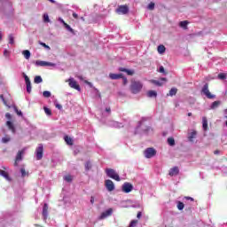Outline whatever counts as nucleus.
I'll return each instance as SVG.
<instances>
[{
	"instance_id": "nucleus-43",
	"label": "nucleus",
	"mask_w": 227,
	"mask_h": 227,
	"mask_svg": "<svg viewBox=\"0 0 227 227\" xmlns=\"http://www.w3.org/2000/svg\"><path fill=\"white\" fill-rule=\"evenodd\" d=\"M54 106L57 109H59V111L63 110V106H61V104L58 103V101H54Z\"/></svg>"
},
{
	"instance_id": "nucleus-8",
	"label": "nucleus",
	"mask_w": 227,
	"mask_h": 227,
	"mask_svg": "<svg viewBox=\"0 0 227 227\" xmlns=\"http://www.w3.org/2000/svg\"><path fill=\"white\" fill-rule=\"evenodd\" d=\"M25 153H26V148L18 152L16 158H15L14 166H16V167L19 166V163L24 158Z\"/></svg>"
},
{
	"instance_id": "nucleus-6",
	"label": "nucleus",
	"mask_w": 227,
	"mask_h": 227,
	"mask_svg": "<svg viewBox=\"0 0 227 227\" xmlns=\"http://www.w3.org/2000/svg\"><path fill=\"white\" fill-rule=\"evenodd\" d=\"M144 155L145 159H152L157 155V150L153 147L146 148L144 152Z\"/></svg>"
},
{
	"instance_id": "nucleus-64",
	"label": "nucleus",
	"mask_w": 227,
	"mask_h": 227,
	"mask_svg": "<svg viewBox=\"0 0 227 227\" xmlns=\"http://www.w3.org/2000/svg\"><path fill=\"white\" fill-rule=\"evenodd\" d=\"M187 200H190V201H194V199L192 197H185Z\"/></svg>"
},
{
	"instance_id": "nucleus-19",
	"label": "nucleus",
	"mask_w": 227,
	"mask_h": 227,
	"mask_svg": "<svg viewBox=\"0 0 227 227\" xmlns=\"http://www.w3.org/2000/svg\"><path fill=\"white\" fill-rule=\"evenodd\" d=\"M22 77L25 79L26 86H27V93H29V77L26 73H22Z\"/></svg>"
},
{
	"instance_id": "nucleus-21",
	"label": "nucleus",
	"mask_w": 227,
	"mask_h": 227,
	"mask_svg": "<svg viewBox=\"0 0 227 227\" xmlns=\"http://www.w3.org/2000/svg\"><path fill=\"white\" fill-rule=\"evenodd\" d=\"M202 129L205 131L208 129V120H207V117H202Z\"/></svg>"
},
{
	"instance_id": "nucleus-56",
	"label": "nucleus",
	"mask_w": 227,
	"mask_h": 227,
	"mask_svg": "<svg viewBox=\"0 0 227 227\" xmlns=\"http://www.w3.org/2000/svg\"><path fill=\"white\" fill-rule=\"evenodd\" d=\"M118 71H119V72H126V71H127V68H125V67H119V68H118Z\"/></svg>"
},
{
	"instance_id": "nucleus-11",
	"label": "nucleus",
	"mask_w": 227,
	"mask_h": 227,
	"mask_svg": "<svg viewBox=\"0 0 227 227\" xmlns=\"http://www.w3.org/2000/svg\"><path fill=\"white\" fill-rule=\"evenodd\" d=\"M43 220L47 221L49 218V204L44 203L43 206V211H42Z\"/></svg>"
},
{
	"instance_id": "nucleus-14",
	"label": "nucleus",
	"mask_w": 227,
	"mask_h": 227,
	"mask_svg": "<svg viewBox=\"0 0 227 227\" xmlns=\"http://www.w3.org/2000/svg\"><path fill=\"white\" fill-rule=\"evenodd\" d=\"M35 152H36V160H42V159L43 158V145L40 144Z\"/></svg>"
},
{
	"instance_id": "nucleus-42",
	"label": "nucleus",
	"mask_w": 227,
	"mask_h": 227,
	"mask_svg": "<svg viewBox=\"0 0 227 227\" xmlns=\"http://www.w3.org/2000/svg\"><path fill=\"white\" fill-rule=\"evenodd\" d=\"M51 91H49V90H44L43 92V97L44 98H50V97H51Z\"/></svg>"
},
{
	"instance_id": "nucleus-22",
	"label": "nucleus",
	"mask_w": 227,
	"mask_h": 227,
	"mask_svg": "<svg viewBox=\"0 0 227 227\" xmlns=\"http://www.w3.org/2000/svg\"><path fill=\"white\" fill-rule=\"evenodd\" d=\"M64 141L68 145V146H72L74 145V140L68 135L64 136Z\"/></svg>"
},
{
	"instance_id": "nucleus-17",
	"label": "nucleus",
	"mask_w": 227,
	"mask_h": 227,
	"mask_svg": "<svg viewBox=\"0 0 227 227\" xmlns=\"http://www.w3.org/2000/svg\"><path fill=\"white\" fill-rule=\"evenodd\" d=\"M109 215H113V208H108L106 211H104L101 214L100 218L101 219H106V217H109Z\"/></svg>"
},
{
	"instance_id": "nucleus-16",
	"label": "nucleus",
	"mask_w": 227,
	"mask_h": 227,
	"mask_svg": "<svg viewBox=\"0 0 227 227\" xmlns=\"http://www.w3.org/2000/svg\"><path fill=\"white\" fill-rule=\"evenodd\" d=\"M179 173L180 169L178 168V167H173L172 168H170L168 175L169 176H176Z\"/></svg>"
},
{
	"instance_id": "nucleus-31",
	"label": "nucleus",
	"mask_w": 227,
	"mask_h": 227,
	"mask_svg": "<svg viewBox=\"0 0 227 227\" xmlns=\"http://www.w3.org/2000/svg\"><path fill=\"white\" fill-rule=\"evenodd\" d=\"M34 82L35 84H41V82H43V79H42V76L36 75L34 79Z\"/></svg>"
},
{
	"instance_id": "nucleus-45",
	"label": "nucleus",
	"mask_w": 227,
	"mask_h": 227,
	"mask_svg": "<svg viewBox=\"0 0 227 227\" xmlns=\"http://www.w3.org/2000/svg\"><path fill=\"white\" fill-rule=\"evenodd\" d=\"M218 79H220L221 81H224V79H226V74L225 73H220L218 74Z\"/></svg>"
},
{
	"instance_id": "nucleus-2",
	"label": "nucleus",
	"mask_w": 227,
	"mask_h": 227,
	"mask_svg": "<svg viewBox=\"0 0 227 227\" xmlns=\"http://www.w3.org/2000/svg\"><path fill=\"white\" fill-rule=\"evenodd\" d=\"M0 12L11 13L13 12L12 0H0Z\"/></svg>"
},
{
	"instance_id": "nucleus-53",
	"label": "nucleus",
	"mask_w": 227,
	"mask_h": 227,
	"mask_svg": "<svg viewBox=\"0 0 227 227\" xmlns=\"http://www.w3.org/2000/svg\"><path fill=\"white\" fill-rule=\"evenodd\" d=\"M4 56H5V58H8V56H10V51L8 50H4Z\"/></svg>"
},
{
	"instance_id": "nucleus-49",
	"label": "nucleus",
	"mask_w": 227,
	"mask_h": 227,
	"mask_svg": "<svg viewBox=\"0 0 227 227\" xmlns=\"http://www.w3.org/2000/svg\"><path fill=\"white\" fill-rule=\"evenodd\" d=\"M158 72H160V74H164V75H166V70L162 66L160 67Z\"/></svg>"
},
{
	"instance_id": "nucleus-10",
	"label": "nucleus",
	"mask_w": 227,
	"mask_h": 227,
	"mask_svg": "<svg viewBox=\"0 0 227 227\" xmlns=\"http://www.w3.org/2000/svg\"><path fill=\"white\" fill-rule=\"evenodd\" d=\"M105 187L109 192H113L115 189L114 183L111 179H106L105 181Z\"/></svg>"
},
{
	"instance_id": "nucleus-36",
	"label": "nucleus",
	"mask_w": 227,
	"mask_h": 227,
	"mask_svg": "<svg viewBox=\"0 0 227 227\" xmlns=\"http://www.w3.org/2000/svg\"><path fill=\"white\" fill-rule=\"evenodd\" d=\"M178 91V89L177 88H172L170 90H169V96L170 97H175V95H176Z\"/></svg>"
},
{
	"instance_id": "nucleus-18",
	"label": "nucleus",
	"mask_w": 227,
	"mask_h": 227,
	"mask_svg": "<svg viewBox=\"0 0 227 227\" xmlns=\"http://www.w3.org/2000/svg\"><path fill=\"white\" fill-rule=\"evenodd\" d=\"M109 77L112 79V81H118V79H121V77H123V74H113V73H111L109 74Z\"/></svg>"
},
{
	"instance_id": "nucleus-37",
	"label": "nucleus",
	"mask_w": 227,
	"mask_h": 227,
	"mask_svg": "<svg viewBox=\"0 0 227 227\" xmlns=\"http://www.w3.org/2000/svg\"><path fill=\"white\" fill-rule=\"evenodd\" d=\"M64 180H65L66 182H68V183L70 184L71 182H73L74 176H70V175L65 176H64Z\"/></svg>"
},
{
	"instance_id": "nucleus-62",
	"label": "nucleus",
	"mask_w": 227,
	"mask_h": 227,
	"mask_svg": "<svg viewBox=\"0 0 227 227\" xmlns=\"http://www.w3.org/2000/svg\"><path fill=\"white\" fill-rule=\"evenodd\" d=\"M29 129H30V134H32V131H31V130L35 129V126L30 125V126H29Z\"/></svg>"
},
{
	"instance_id": "nucleus-61",
	"label": "nucleus",
	"mask_w": 227,
	"mask_h": 227,
	"mask_svg": "<svg viewBox=\"0 0 227 227\" xmlns=\"http://www.w3.org/2000/svg\"><path fill=\"white\" fill-rule=\"evenodd\" d=\"M74 19H79V15L75 12H73Z\"/></svg>"
},
{
	"instance_id": "nucleus-35",
	"label": "nucleus",
	"mask_w": 227,
	"mask_h": 227,
	"mask_svg": "<svg viewBox=\"0 0 227 227\" xmlns=\"http://www.w3.org/2000/svg\"><path fill=\"white\" fill-rule=\"evenodd\" d=\"M168 145H169V146H175L176 143H175V138L173 137H168L167 140Z\"/></svg>"
},
{
	"instance_id": "nucleus-55",
	"label": "nucleus",
	"mask_w": 227,
	"mask_h": 227,
	"mask_svg": "<svg viewBox=\"0 0 227 227\" xmlns=\"http://www.w3.org/2000/svg\"><path fill=\"white\" fill-rule=\"evenodd\" d=\"M15 111H16V113H17V114H18L19 116H22V112H21V111H19V109H17V107H15Z\"/></svg>"
},
{
	"instance_id": "nucleus-13",
	"label": "nucleus",
	"mask_w": 227,
	"mask_h": 227,
	"mask_svg": "<svg viewBox=\"0 0 227 227\" xmlns=\"http://www.w3.org/2000/svg\"><path fill=\"white\" fill-rule=\"evenodd\" d=\"M35 66L36 67H56V64L52 62L43 61V60H36Z\"/></svg>"
},
{
	"instance_id": "nucleus-29",
	"label": "nucleus",
	"mask_w": 227,
	"mask_h": 227,
	"mask_svg": "<svg viewBox=\"0 0 227 227\" xmlns=\"http://www.w3.org/2000/svg\"><path fill=\"white\" fill-rule=\"evenodd\" d=\"M158 52H159V54H164L166 52V46L160 44L158 46Z\"/></svg>"
},
{
	"instance_id": "nucleus-5",
	"label": "nucleus",
	"mask_w": 227,
	"mask_h": 227,
	"mask_svg": "<svg viewBox=\"0 0 227 227\" xmlns=\"http://www.w3.org/2000/svg\"><path fill=\"white\" fill-rule=\"evenodd\" d=\"M201 95H205L207 98H209L210 100L215 98V95L210 93V90H208V83H205L201 89Z\"/></svg>"
},
{
	"instance_id": "nucleus-58",
	"label": "nucleus",
	"mask_w": 227,
	"mask_h": 227,
	"mask_svg": "<svg viewBox=\"0 0 227 227\" xmlns=\"http://www.w3.org/2000/svg\"><path fill=\"white\" fill-rule=\"evenodd\" d=\"M141 215H143V213H141V211H139L137 215V219H141Z\"/></svg>"
},
{
	"instance_id": "nucleus-44",
	"label": "nucleus",
	"mask_w": 227,
	"mask_h": 227,
	"mask_svg": "<svg viewBox=\"0 0 227 227\" xmlns=\"http://www.w3.org/2000/svg\"><path fill=\"white\" fill-rule=\"evenodd\" d=\"M147 10H155V3L151 2L149 3V4L147 5Z\"/></svg>"
},
{
	"instance_id": "nucleus-32",
	"label": "nucleus",
	"mask_w": 227,
	"mask_h": 227,
	"mask_svg": "<svg viewBox=\"0 0 227 227\" xmlns=\"http://www.w3.org/2000/svg\"><path fill=\"white\" fill-rule=\"evenodd\" d=\"M43 111L47 116H52V110L47 106H43Z\"/></svg>"
},
{
	"instance_id": "nucleus-4",
	"label": "nucleus",
	"mask_w": 227,
	"mask_h": 227,
	"mask_svg": "<svg viewBox=\"0 0 227 227\" xmlns=\"http://www.w3.org/2000/svg\"><path fill=\"white\" fill-rule=\"evenodd\" d=\"M106 176L108 178H112L113 180H115L116 182H120L121 178H120V175L116 173V170L113 168H106Z\"/></svg>"
},
{
	"instance_id": "nucleus-7",
	"label": "nucleus",
	"mask_w": 227,
	"mask_h": 227,
	"mask_svg": "<svg viewBox=\"0 0 227 227\" xmlns=\"http://www.w3.org/2000/svg\"><path fill=\"white\" fill-rule=\"evenodd\" d=\"M100 116H101V121H105L106 118H108V116H111V107L107 106L106 107V109L101 108Z\"/></svg>"
},
{
	"instance_id": "nucleus-25",
	"label": "nucleus",
	"mask_w": 227,
	"mask_h": 227,
	"mask_svg": "<svg viewBox=\"0 0 227 227\" xmlns=\"http://www.w3.org/2000/svg\"><path fill=\"white\" fill-rule=\"evenodd\" d=\"M162 81H166V78H161V81L159 80H152L153 84H155V86H162L164 82Z\"/></svg>"
},
{
	"instance_id": "nucleus-34",
	"label": "nucleus",
	"mask_w": 227,
	"mask_h": 227,
	"mask_svg": "<svg viewBox=\"0 0 227 227\" xmlns=\"http://www.w3.org/2000/svg\"><path fill=\"white\" fill-rule=\"evenodd\" d=\"M92 165H91V161L87 160L85 162V171H90V169H91Z\"/></svg>"
},
{
	"instance_id": "nucleus-15",
	"label": "nucleus",
	"mask_w": 227,
	"mask_h": 227,
	"mask_svg": "<svg viewBox=\"0 0 227 227\" xmlns=\"http://www.w3.org/2000/svg\"><path fill=\"white\" fill-rule=\"evenodd\" d=\"M117 13H121V15H127V13H129V6L128 5H120L117 8Z\"/></svg>"
},
{
	"instance_id": "nucleus-3",
	"label": "nucleus",
	"mask_w": 227,
	"mask_h": 227,
	"mask_svg": "<svg viewBox=\"0 0 227 227\" xmlns=\"http://www.w3.org/2000/svg\"><path fill=\"white\" fill-rule=\"evenodd\" d=\"M129 90L133 95H137L143 90V83L139 81H132Z\"/></svg>"
},
{
	"instance_id": "nucleus-26",
	"label": "nucleus",
	"mask_w": 227,
	"mask_h": 227,
	"mask_svg": "<svg viewBox=\"0 0 227 227\" xmlns=\"http://www.w3.org/2000/svg\"><path fill=\"white\" fill-rule=\"evenodd\" d=\"M147 97H149V98H157V91H155V90H149L147 92Z\"/></svg>"
},
{
	"instance_id": "nucleus-38",
	"label": "nucleus",
	"mask_w": 227,
	"mask_h": 227,
	"mask_svg": "<svg viewBox=\"0 0 227 227\" xmlns=\"http://www.w3.org/2000/svg\"><path fill=\"white\" fill-rule=\"evenodd\" d=\"M39 45H42V47H44L46 51H51V46L47 45L45 43L39 41Z\"/></svg>"
},
{
	"instance_id": "nucleus-39",
	"label": "nucleus",
	"mask_w": 227,
	"mask_h": 227,
	"mask_svg": "<svg viewBox=\"0 0 227 227\" xmlns=\"http://www.w3.org/2000/svg\"><path fill=\"white\" fill-rule=\"evenodd\" d=\"M185 205L182 201H177V208L178 210H184Z\"/></svg>"
},
{
	"instance_id": "nucleus-59",
	"label": "nucleus",
	"mask_w": 227,
	"mask_h": 227,
	"mask_svg": "<svg viewBox=\"0 0 227 227\" xmlns=\"http://www.w3.org/2000/svg\"><path fill=\"white\" fill-rule=\"evenodd\" d=\"M0 98L3 100L4 104L6 106V100H4V96L1 95Z\"/></svg>"
},
{
	"instance_id": "nucleus-1",
	"label": "nucleus",
	"mask_w": 227,
	"mask_h": 227,
	"mask_svg": "<svg viewBox=\"0 0 227 227\" xmlns=\"http://www.w3.org/2000/svg\"><path fill=\"white\" fill-rule=\"evenodd\" d=\"M134 134L135 136H150V134H153V129L146 124L145 118H142V120L137 122Z\"/></svg>"
},
{
	"instance_id": "nucleus-54",
	"label": "nucleus",
	"mask_w": 227,
	"mask_h": 227,
	"mask_svg": "<svg viewBox=\"0 0 227 227\" xmlns=\"http://www.w3.org/2000/svg\"><path fill=\"white\" fill-rule=\"evenodd\" d=\"M58 20H59V22H60V24H63V26H65V24H67V22H65V20H63V18H59Z\"/></svg>"
},
{
	"instance_id": "nucleus-24",
	"label": "nucleus",
	"mask_w": 227,
	"mask_h": 227,
	"mask_svg": "<svg viewBox=\"0 0 227 227\" xmlns=\"http://www.w3.org/2000/svg\"><path fill=\"white\" fill-rule=\"evenodd\" d=\"M219 106H221V101H219V100L214 101V102L210 105L209 109H212V110L217 109V107H219Z\"/></svg>"
},
{
	"instance_id": "nucleus-28",
	"label": "nucleus",
	"mask_w": 227,
	"mask_h": 227,
	"mask_svg": "<svg viewBox=\"0 0 227 227\" xmlns=\"http://www.w3.org/2000/svg\"><path fill=\"white\" fill-rule=\"evenodd\" d=\"M188 25H189V21L187 20H183L179 22V27H182L183 29H187Z\"/></svg>"
},
{
	"instance_id": "nucleus-50",
	"label": "nucleus",
	"mask_w": 227,
	"mask_h": 227,
	"mask_svg": "<svg viewBox=\"0 0 227 227\" xmlns=\"http://www.w3.org/2000/svg\"><path fill=\"white\" fill-rule=\"evenodd\" d=\"M10 140H11L10 137H4L2 138L3 143H9Z\"/></svg>"
},
{
	"instance_id": "nucleus-27",
	"label": "nucleus",
	"mask_w": 227,
	"mask_h": 227,
	"mask_svg": "<svg viewBox=\"0 0 227 227\" xmlns=\"http://www.w3.org/2000/svg\"><path fill=\"white\" fill-rule=\"evenodd\" d=\"M6 125L9 128V129L12 130L13 134H15V127L13 126V123L11 121H7Z\"/></svg>"
},
{
	"instance_id": "nucleus-9",
	"label": "nucleus",
	"mask_w": 227,
	"mask_h": 227,
	"mask_svg": "<svg viewBox=\"0 0 227 227\" xmlns=\"http://www.w3.org/2000/svg\"><path fill=\"white\" fill-rule=\"evenodd\" d=\"M134 190V185L130 183H124L121 186L122 192H125L126 194H129V192H132Z\"/></svg>"
},
{
	"instance_id": "nucleus-57",
	"label": "nucleus",
	"mask_w": 227,
	"mask_h": 227,
	"mask_svg": "<svg viewBox=\"0 0 227 227\" xmlns=\"http://www.w3.org/2000/svg\"><path fill=\"white\" fill-rule=\"evenodd\" d=\"M5 117L7 120H12V114H10V113L5 114Z\"/></svg>"
},
{
	"instance_id": "nucleus-41",
	"label": "nucleus",
	"mask_w": 227,
	"mask_h": 227,
	"mask_svg": "<svg viewBox=\"0 0 227 227\" xmlns=\"http://www.w3.org/2000/svg\"><path fill=\"white\" fill-rule=\"evenodd\" d=\"M43 22H51V19H49V14H47V13H44L43 15Z\"/></svg>"
},
{
	"instance_id": "nucleus-52",
	"label": "nucleus",
	"mask_w": 227,
	"mask_h": 227,
	"mask_svg": "<svg viewBox=\"0 0 227 227\" xmlns=\"http://www.w3.org/2000/svg\"><path fill=\"white\" fill-rule=\"evenodd\" d=\"M20 173H21V176L24 178V176H26V169H24V168H21Z\"/></svg>"
},
{
	"instance_id": "nucleus-33",
	"label": "nucleus",
	"mask_w": 227,
	"mask_h": 227,
	"mask_svg": "<svg viewBox=\"0 0 227 227\" xmlns=\"http://www.w3.org/2000/svg\"><path fill=\"white\" fill-rule=\"evenodd\" d=\"M113 127L115 129H121L123 127V123L118 121H113Z\"/></svg>"
},
{
	"instance_id": "nucleus-12",
	"label": "nucleus",
	"mask_w": 227,
	"mask_h": 227,
	"mask_svg": "<svg viewBox=\"0 0 227 227\" xmlns=\"http://www.w3.org/2000/svg\"><path fill=\"white\" fill-rule=\"evenodd\" d=\"M70 88L76 90L77 91H81V86L77 83V81H74V78H69L68 80Z\"/></svg>"
},
{
	"instance_id": "nucleus-51",
	"label": "nucleus",
	"mask_w": 227,
	"mask_h": 227,
	"mask_svg": "<svg viewBox=\"0 0 227 227\" xmlns=\"http://www.w3.org/2000/svg\"><path fill=\"white\" fill-rule=\"evenodd\" d=\"M136 224H137V220H132L129 223V227H134L136 226Z\"/></svg>"
},
{
	"instance_id": "nucleus-30",
	"label": "nucleus",
	"mask_w": 227,
	"mask_h": 227,
	"mask_svg": "<svg viewBox=\"0 0 227 227\" xmlns=\"http://www.w3.org/2000/svg\"><path fill=\"white\" fill-rule=\"evenodd\" d=\"M64 27L67 29V31H69V33H72V35H75V32L74 31V28L70 27L67 23H64Z\"/></svg>"
},
{
	"instance_id": "nucleus-48",
	"label": "nucleus",
	"mask_w": 227,
	"mask_h": 227,
	"mask_svg": "<svg viewBox=\"0 0 227 227\" xmlns=\"http://www.w3.org/2000/svg\"><path fill=\"white\" fill-rule=\"evenodd\" d=\"M22 54L24 55L26 59H29V51L28 50L23 51Z\"/></svg>"
},
{
	"instance_id": "nucleus-47",
	"label": "nucleus",
	"mask_w": 227,
	"mask_h": 227,
	"mask_svg": "<svg viewBox=\"0 0 227 227\" xmlns=\"http://www.w3.org/2000/svg\"><path fill=\"white\" fill-rule=\"evenodd\" d=\"M125 74H127V75H133L135 74L134 69H126Z\"/></svg>"
},
{
	"instance_id": "nucleus-20",
	"label": "nucleus",
	"mask_w": 227,
	"mask_h": 227,
	"mask_svg": "<svg viewBox=\"0 0 227 227\" xmlns=\"http://www.w3.org/2000/svg\"><path fill=\"white\" fill-rule=\"evenodd\" d=\"M0 176H4V178H5V180H8L9 182L12 180V178L10 177V175L8 174V172L0 169Z\"/></svg>"
},
{
	"instance_id": "nucleus-23",
	"label": "nucleus",
	"mask_w": 227,
	"mask_h": 227,
	"mask_svg": "<svg viewBox=\"0 0 227 227\" xmlns=\"http://www.w3.org/2000/svg\"><path fill=\"white\" fill-rule=\"evenodd\" d=\"M196 136H198V133L196 131H192L188 134V141L190 143H192L193 139H195Z\"/></svg>"
},
{
	"instance_id": "nucleus-60",
	"label": "nucleus",
	"mask_w": 227,
	"mask_h": 227,
	"mask_svg": "<svg viewBox=\"0 0 227 227\" xmlns=\"http://www.w3.org/2000/svg\"><path fill=\"white\" fill-rule=\"evenodd\" d=\"M90 203H91V205H93V203H95V197H93V196L90 197Z\"/></svg>"
},
{
	"instance_id": "nucleus-46",
	"label": "nucleus",
	"mask_w": 227,
	"mask_h": 227,
	"mask_svg": "<svg viewBox=\"0 0 227 227\" xmlns=\"http://www.w3.org/2000/svg\"><path fill=\"white\" fill-rule=\"evenodd\" d=\"M121 79H122L123 86H127V84L129 83V80L123 74L122 77H121Z\"/></svg>"
},
{
	"instance_id": "nucleus-40",
	"label": "nucleus",
	"mask_w": 227,
	"mask_h": 227,
	"mask_svg": "<svg viewBox=\"0 0 227 227\" xmlns=\"http://www.w3.org/2000/svg\"><path fill=\"white\" fill-rule=\"evenodd\" d=\"M9 43L10 45H13L15 43V37H13V35H9Z\"/></svg>"
},
{
	"instance_id": "nucleus-63",
	"label": "nucleus",
	"mask_w": 227,
	"mask_h": 227,
	"mask_svg": "<svg viewBox=\"0 0 227 227\" xmlns=\"http://www.w3.org/2000/svg\"><path fill=\"white\" fill-rule=\"evenodd\" d=\"M214 153H215V155H219V153H221V151L216 150V151L214 152Z\"/></svg>"
}]
</instances>
